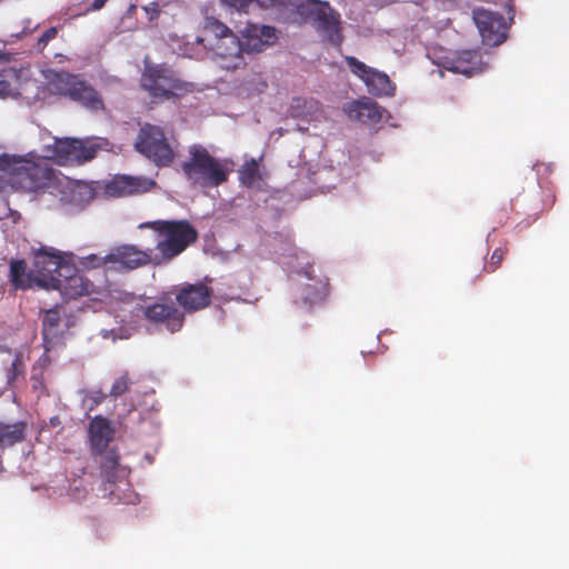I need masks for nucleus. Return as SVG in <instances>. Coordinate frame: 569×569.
Masks as SVG:
<instances>
[{"label":"nucleus","instance_id":"nucleus-22","mask_svg":"<svg viewBox=\"0 0 569 569\" xmlns=\"http://www.w3.org/2000/svg\"><path fill=\"white\" fill-rule=\"evenodd\" d=\"M10 282L14 289H29L37 286L34 271H28L27 262L23 259L10 261Z\"/></svg>","mask_w":569,"mask_h":569},{"label":"nucleus","instance_id":"nucleus-32","mask_svg":"<svg viewBox=\"0 0 569 569\" xmlns=\"http://www.w3.org/2000/svg\"><path fill=\"white\" fill-rule=\"evenodd\" d=\"M142 10L146 12L148 20L152 22L159 18L161 7L159 2L152 1L146 6H142Z\"/></svg>","mask_w":569,"mask_h":569},{"label":"nucleus","instance_id":"nucleus-37","mask_svg":"<svg viewBox=\"0 0 569 569\" xmlns=\"http://www.w3.org/2000/svg\"><path fill=\"white\" fill-rule=\"evenodd\" d=\"M10 92V83L8 81H0V97L3 98Z\"/></svg>","mask_w":569,"mask_h":569},{"label":"nucleus","instance_id":"nucleus-6","mask_svg":"<svg viewBox=\"0 0 569 569\" xmlns=\"http://www.w3.org/2000/svg\"><path fill=\"white\" fill-rule=\"evenodd\" d=\"M134 149L159 168L170 167L176 157L163 129L151 123L140 127Z\"/></svg>","mask_w":569,"mask_h":569},{"label":"nucleus","instance_id":"nucleus-35","mask_svg":"<svg viewBox=\"0 0 569 569\" xmlns=\"http://www.w3.org/2000/svg\"><path fill=\"white\" fill-rule=\"evenodd\" d=\"M224 4L239 11L246 10L253 0H221Z\"/></svg>","mask_w":569,"mask_h":569},{"label":"nucleus","instance_id":"nucleus-4","mask_svg":"<svg viewBox=\"0 0 569 569\" xmlns=\"http://www.w3.org/2000/svg\"><path fill=\"white\" fill-rule=\"evenodd\" d=\"M204 38L210 50L214 51L219 66L224 70H236L244 64L242 41L224 23L216 18H208L203 27Z\"/></svg>","mask_w":569,"mask_h":569},{"label":"nucleus","instance_id":"nucleus-30","mask_svg":"<svg viewBox=\"0 0 569 569\" xmlns=\"http://www.w3.org/2000/svg\"><path fill=\"white\" fill-rule=\"evenodd\" d=\"M130 381L127 375H123L114 380L112 383L110 396L118 398L129 390Z\"/></svg>","mask_w":569,"mask_h":569},{"label":"nucleus","instance_id":"nucleus-29","mask_svg":"<svg viewBox=\"0 0 569 569\" xmlns=\"http://www.w3.org/2000/svg\"><path fill=\"white\" fill-rule=\"evenodd\" d=\"M507 253V249L506 248H496L489 259V261H487L483 267H482V270L488 272V273H492L495 272L502 263L503 261V258Z\"/></svg>","mask_w":569,"mask_h":569},{"label":"nucleus","instance_id":"nucleus-11","mask_svg":"<svg viewBox=\"0 0 569 569\" xmlns=\"http://www.w3.org/2000/svg\"><path fill=\"white\" fill-rule=\"evenodd\" d=\"M141 312L148 322L163 328L170 333L180 331L184 325V312L168 298L142 306Z\"/></svg>","mask_w":569,"mask_h":569},{"label":"nucleus","instance_id":"nucleus-21","mask_svg":"<svg viewBox=\"0 0 569 569\" xmlns=\"http://www.w3.org/2000/svg\"><path fill=\"white\" fill-rule=\"evenodd\" d=\"M91 455L99 463L101 478L107 482L114 483L124 472L120 465V453L116 447L107 449L102 453Z\"/></svg>","mask_w":569,"mask_h":569},{"label":"nucleus","instance_id":"nucleus-5","mask_svg":"<svg viewBox=\"0 0 569 569\" xmlns=\"http://www.w3.org/2000/svg\"><path fill=\"white\" fill-rule=\"evenodd\" d=\"M50 87L56 94L69 98L91 111L104 109L99 92L80 76L69 72H56L50 80Z\"/></svg>","mask_w":569,"mask_h":569},{"label":"nucleus","instance_id":"nucleus-26","mask_svg":"<svg viewBox=\"0 0 569 569\" xmlns=\"http://www.w3.org/2000/svg\"><path fill=\"white\" fill-rule=\"evenodd\" d=\"M239 180L244 187L252 189L259 187L262 181L259 164L256 159L246 161L239 169Z\"/></svg>","mask_w":569,"mask_h":569},{"label":"nucleus","instance_id":"nucleus-16","mask_svg":"<svg viewBox=\"0 0 569 569\" xmlns=\"http://www.w3.org/2000/svg\"><path fill=\"white\" fill-rule=\"evenodd\" d=\"M114 435L116 429L108 418L101 415L93 417L88 426V440L91 453H102L110 449Z\"/></svg>","mask_w":569,"mask_h":569},{"label":"nucleus","instance_id":"nucleus-31","mask_svg":"<svg viewBox=\"0 0 569 569\" xmlns=\"http://www.w3.org/2000/svg\"><path fill=\"white\" fill-rule=\"evenodd\" d=\"M58 36V28L57 27H50L49 29H47L42 34L41 37L38 39V42H37V49L39 51H42L47 46L48 43L53 40L54 38H57Z\"/></svg>","mask_w":569,"mask_h":569},{"label":"nucleus","instance_id":"nucleus-38","mask_svg":"<svg viewBox=\"0 0 569 569\" xmlns=\"http://www.w3.org/2000/svg\"><path fill=\"white\" fill-rule=\"evenodd\" d=\"M107 1L108 0H93L92 3L90 4L89 10H92V11L100 10L101 8H103V6L106 4Z\"/></svg>","mask_w":569,"mask_h":569},{"label":"nucleus","instance_id":"nucleus-9","mask_svg":"<svg viewBox=\"0 0 569 569\" xmlns=\"http://www.w3.org/2000/svg\"><path fill=\"white\" fill-rule=\"evenodd\" d=\"M58 276H51L38 281V287L58 290L66 300L88 296L94 291V284L80 274L72 264H67Z\"/></svg>","mask_w":569,"mask_h":569},{"label":"nucleus","instance_id":"nucleus-13","mask_svg":"<svg viewBox=\"0 0 569 569\" xmlns=\"http://www.w3.org/2000/svg\"><path fill=\"white\" fill-rule=\"evenodd\" d=\"M475 23L487 46H499L507 39L508 24L505 17L483 8L473 10Z\"/></svg>","mask_w":569,"mask_h":569},{"label":"nucleus","instance_id":"nucleus-17","mask_svg":"<svg viewBox=\"0 0 569 569\" xmlns=\"http://www.w3.org/2000/svg\"><path fill=\"white\" fill-rule=\"evenodd\" d=\"M442 68L471 77L481 71V54L477 50H462L443 58Z\"/></svg>","mask_w":569,"mask_h":569},{"label":"nucleus","instance_id":"nucleus-12","mask_svg":"<svg viewBox=\"0 0 569 569\" xmlns=\"http://www.w3.org/2000/svg\"><path fill=\"white\" fill-rule=\"evenodd\" d=\"M345 61L350 71L365 82L370 93L378 97L393 94L395 86L387 73L367 66L353 56H346Z\"/></svg>","mask_w":569,"mask_h":569},{"label":"nucleus","instance_id":"nucleus-34","mask_svg":"<svg viewBox=\"0 0 569 569\" xmlns=\"http://www.w3.org/2000/svg\"><path fill=\"white\" fill-rule=\"evenodd\" d=\"M306 104V100L303 98H295L292 99L290 106V116L295 118L302 117V112L299 111L301 107Z\"/></svg>","mask_w":569,"mask_h":569},{"label":"nucleus","instance_id":"nucleus-1","mask_svg":"<svg viewBox=\"0 0 569 569\" xmlns=\"http://www.w3.org/2000/svg\"><path fill=\"white\" fill-rule=\"evenodd\" d=\"M139 229L154 233V247L140 249L123 243L113 247L106 256L89 254L81 258L83 268L104 267L118 272H129L146 266L169 264L198 240L197 229L188 220H153L141 222Z\"/></svg>","mask_w":569,"mask_h":569},{"label":"nucleus","instance_id":"nucleus-8","mask_svg":"<svg viewBox=\"0 0 569 569\" xmlns=\"http://www.w3.org/2000/svg\"><path fill=\"white\" fill-rule=\"evenodd\" d=\"M298 13L311 21L318 30L323 31L332 43H340V14L329 2L320 0H306L297 8Z\"/></svg>","mask_w":569,"mask_h":569},{"label":"nucleus","instance_id":"nucleus-3","mask_svg":"<svg viewBox=\"0 0 569 569\" xmlns=\"http://www.w3.org/2000/svg\"><path fill=\"white\" fill-rule=\"evenodd\" d=\"M140 87L152 103L178 100L192 91V83L182 80L169 64L148 60H144Z\"/></svg>","mask_w":569,"mask_h":569},{"label":"nucleus","instance_id":"nucleus-27","mask_svg":"<svg viewBox=\"0 0 569 569\" xmlns=\"http://www.w3.org/2000/svg\"><path fill=\"white\" fill-rule=\"evenodd\" d=\"M60 313L58 308L49 309L44 312V316L42 318V332L43 336L47 337L48 335H56L57 329L60 326Z\"/></svg>","mask_w":569,"mask_h":569},{"label":"nucleus","instance_id":"nucleus-19","mask_svg":"<svg viewBox=\"0 0 569 569\" xmlns=\"http://www.w3.org/2000/svg\"><path fill=\"white\" fill-rule=\"evenodd\" d=\"M154 184L153 180L147 178L118 176L107 184V191L111 196L122 197L147 192Z\"/></svg>","mask_w":569,"mask_h":569},{"label":"nucleus","instance_id":"nucleus-28","mask_svg":"<svg viewBox=\"0 0 569 569\" xmlns=\"http://www.w3.org/2000/svg\"><path fill=\"white\" fill-rule=\"evenodd\" d=\"M93 198H94V192L87 184L78 183L71 189V201L72 202L84 206L89 201H91Z\"/></svg>","mask_w":569,"mask_h":569},{"label":"nucleus","instance_id":"nucleus-2","mask_svg":"<svg viewBox=\"0 0 569 569\" xmlns=\"http://www.w3.org/2000/svg\"><path fill=\"white\" fill-rule=\"evenodd\" d=\"M188 152L189 158L181 163V170L191 186L217 188L228 181L233 164L231 160L213 157L201 144L190 146Z\"/></svg>","mask_w":569,"mask_h":569},{"label":"nucleus","instance_id":"nucleus-18","mask_svg":"<svg viewBox=\"0 0 569 569\" xmlns=\"http://www.w3.org/2000/svg\"><path fill=\"white\" fill-rule=\"evenodd\" d=\"M244 51L261 52L277 41V30L269 26L247 24L242 32Z\"/></svg>","mask_w":569,"mask_h":569},{"label":"nucleus","instance_id":"nucleus-36","mask_svg":"<svg viewBox=\"0 0 569 569\" xmlns=\"http://www.w3.org/2000/svg\"><path fill=\"white\" fill-rule=\"evenodd\" d=\"M556 201V198L553 194H547L543 206L538 211H543L546 209H550Z\"/></svg>","mask_w":569,"mask_h":569},{"label":"nucleus","instance_id":"nucleus-25","mask_svg":"<svg viewBox=\"0 0 569 569\" xmlns=\"http://www.w3.org/2000/svg\"><path fill=\"white\" fill-rule=\"evenodd\" d=\"M325 296V286L303 284L298 289L296 302L302 307L310 309L315 303L321 301Z\"/></svg>","mask_w":569,"mask_h":569},{"label":"nucleus","instance_id":"nucleus-23","mask_svg":"<svg viewBox=\"0 0 569 569\" xmlns=\"http://www.w3.org/2000/svg\"><path fill=\"white\" fill-rule=\"evenodd\" d=\"M9 356V367H6L7 386L12 388L14 383L26 376V357L23 351L6 349Z\"/></svg>","mask_w":569,"mask_h":569},{"label":"nucleus","instance_id":"nucleus-10","mask_svg":"<svg viewBox=\"0 0 569 569\" xmlns=\"http://www.w3.org/2000/svg\"><path fill=\"white\" fill-rule=\"evenodd\" d=\"M13 182L24 190L38 192L56 188L58 177L46 161L27 162L17 170Z\"/></svg>","mask_w":569,"mask_h":569},{"label":"nucleus","instance_id":"nucleus-39","mask_svg":"<svg viewBox=\"0 0 569 569\" xmlns=\"http://www.w3.org/2000/svg\"><path fill=\"white\" fill-rule=\"evenodd\" d=\"M508 219V212L506 211L501 217L499 218V222L503 223Z\"/></svg>","mask_w":569,"mask_h":569},{"label":"nucleus","instance_id":"nucleus-33","mask_svg":"<svg viewBox=\"0 0 569 569\" xmlns=\"http://www.w3.org/2000/svg\"><path fill=\"white\" fill-rule=\"evenodd\" d=\"M107 395L102 390L90 391L87 399L91 402L89 410H93L97 406L104 401Z\"/></svg>","mask_w":569,"mask_h":569},{"label":"nucleus","instance_id":"nucleus-20","mask_svg":"<svg viewBox=\"0 0 569 569\" xmlns=\"http://www.w3.org/2000/svg\"><path fill=\"white\" fill-rule=\"evenodd\" d=\"M349 119L361 123H377L382 119L380 106L370 98L353 100L345 107Z\"/></svg>","mask_w":569,"mask_h":569},{"label":"nucleus","instance_id":"nucleus-24","mask_svg":"<svg viewBox=\"0 0 569 569\" xmlns=\"http://www.w3.org/2000/svg\"><path fill=\"white\" fill-rule=\"evenodd\" d=\"M27 423H0V448L12 447L24 440Z\"/></svg>","mask_w":569,"mask_h":569},{"label":"nucleus","instance_id":"nucleus-14","mask_svg":"<svg viewBox=\"0 0 569 569\" xmlns=\"http://www.w3.org/2000/svg\"><path fill=\"white\" fill-rule=\"evenodd\" d=\"M177 303L183 312H196L207 308L211 303L212 289L206 283L183 282L172 289Z\"/></svg>","mask_w":569,"mask_h":569},{"label":"nucleus","instance_id":"nucleus-15","mask_svg":"<svg viewBox=\"0 0 569 569\" xmlns=\"http://www.w3.org/2000/svg\"><path fill=\"white\" fill-rule=\"evenodd\" d=\"M33 271L36 273L37 282L51 276L60 274L68 264L64 260L63 253L53 248L41 246L33 249Z\"/></svg>","mask_w":569,"mask_h":569},{"label":"nucleus","instance_id":"nucleus-7","mask_svg":"<svg viewBox=\"0 0 569 569\" xmlns=\"http://www.w3.org/2000/svg\"><path fill=\"white\" fill-rule=\"evenodd\" d=\"M100 149L101 143L93 139L62 138L56 139L48 152L57 164L72 166L92 160Z\"/></svg>","mask_w":569,"mask_h":569}]
</instances>
